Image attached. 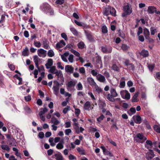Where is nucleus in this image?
I'll list each match as a JSON object with an SVG mask.
<instances>
[{
    "instance_id": "69168bd1",
    "label": "nucleus",
    "mask_w": 160,
    "mask_h": 160,
    "mask_svg": "<svg viewBox=\"0 0 160 160\" xmlns=\"http://www.w3.org/2000/svg\"><path fill=\"white\" fill-rule=\"evenodd\" d=\"M61 36L62 38H64L65 40H68V38H67V35L65 33H62L61 34Z\"/></svg>"
},
{
    "instance_id": "603ef678",
    "label": "nucleus",
    "mask_w": 160,
    "mask_h": 160,
    "mask_svg": "<svg viewBox=\"0 0 160 160\" xmlns=\"http://www.w3.org/2000/svg\"><path fill=\"white\" fill-rule=\"evenodd\" d=\"M87 80L88 82H89L91 84H93L95 83V82L93 79L92 78H88Z\"/></svg>"
},
{
    "instance_id": "4c0bfd02",
    "label": "nucleus",
    "mask_w": 160,
    "mask_h": 160,
    "mask_svg": "<svg viewBox=\"0 0 160 160\" xmlns=\"http://www.w3.org/2000/svg\"><path fill=\"white\" fill-rule=\"evenodd\" d=\"M48 55L50 57H53L54 55V53L53 51L52 50H49L48 53Z\"/></svg>"
},
{
    "instance_id": "f8f14e48",
    "label": "nucleus",
    "mask_w": 160,
    "mask_h": 160,
    "mask_svg": "<svg viewBox=\"0 0 160 160\" xmlns=\"http://www.w3.org/2000/svg\"><path fill=\"white\" fill-rule=\"evenodd\" d=\"M53 60L51 58L48 59V60L47 63H46L45 65L47 69H49L50 67L53 65Z\"/></svg>"
},
{
    "instance_id": "5701e85b",
    "label": "nucleus",
    "mask_w": 160,
    "mask_h": 160,
    "mask_svg": "<svg viewBox=\"0 0 160 160\" xmlns=\"http://www.w3.org/2000/svg\"><path fill=\"white\" fill-rule=\"evenodd\" d=\"M76 85V82L73 81H70L67 84V88H70L72 87H74Z\"/></svg>"
},
{
    "instance_id": "a878e982",
    "label": "nucleus",
    "mask_w": 160,
    "mask_h": 160,
    "mask_svg": "<svg viewBox=\"0 0 160 160\" xmlns=\"http://www.w3.org/2000/svg\"><path fill=\"white\" fill-rule=\"evenodd\" d=\"M77 151L79 152V154L82 155H85V151L82 148L78 147L77 148Z\"/></svg>"
},
{
    "instance_id": "e2e57ef3",
    "label": "nucleus",
    "mask_w": 160,
    "mask_h": 160,
    "mask_svg": "<svg viewBox=\"0 0 160 160\" xmlns=\"http://www.w3.org/2000/svg\"><path fill=\"white\" fill-rule=\"evenodd\" d=\"M154 67H155V65L154 64L148 65V68L149 70L150 71L152 72L153 68H154Z\"/></svg>"
},
{
    "instance_id": "f257e3e1",
    "label": "nucleus",
    "mask_w": 160,
    "mask_h": 160,
    "mask_svg": "<svg viewBox=\"0 0 160 160\" xmlns=\"http://www.w3.org/2000/svg\"><path fill=\"white\" fill-rule=\"evenodd\" d=\"M110 93H108L107 95L104 92L103 95L104 96H106L107 98L110 101L114 102L115 101L114 98L118 96V94L115 89L112 88L110 89Z\"/></svg>"
},
{
    "instance_id": "1a4fd4ad",
    "label": "nucleus",
    "mask_w": 160,
    "mask_h": 160,
    "mask_svg": "<svg viewBox=\"0 0 160 160\" xmlns=\"http://www.w3.org/2000/svg\"><path fill=\"white\" fill-rule=\"evenodd\" d=\"M101 50L103 53H110L112 52V48H110L108 49L106 46H102Z\"/></svg>"
},
{
    "instance_id": "412c9836",
    "label": "nucleus",
    "mask_w": 160,
    "mask_h": 160,
    "mask_svg": "<svg viewBox=\"0 0 160 160\" xmlns=\"http://www.w3.org/2000/svg\"><path fill=\"white\" fill-rule=\"evenodd\" d=\"M110 9L111 7L109 6H108V8H105L104 11V15L108 16L109 15Z\"/></svg>"
},
{
    "instance_id": "49530a36",
    "label": "nucleus",
    "mask_w": 160,
    "mask_h": 160,
    "mask_svg": "<svg viewBox=\"0 0 160 160\" xmlns=\"http://www.w3.org/2000/svg\"><path fill=\"white\" fill-rule=\"evenodd\" d=\"M63 145L61 142H59L56 146V148L58 149H61L63 148Z\"/></svg>"
},
{
    "instance_id": "7ed1b4c3",
    "label": "nucleus",
    "mask_w": 160,
    "mask_h": 160,
    "mask_svg": "<svg viewBox=\"0 0 160 160\" xmlns=\"http://www.w3.org/2000/svg\"><path fill=\"white\" fill-rule=\"evenodd\" d=\"M138 139H136L137 142L142 143L147 140V138L144 136L142 133H138L136 135Z\"/></svg>"
},
{
    "instance_id": "6e6552de",
    "label": "nucleus",
    "mask_w": 160,
    "mask_h": 160,
    "mask_svg": "<svg viewBox=\"0 0 160 160\" xmlns=\"http://www.w3.org/2000/svg\"><path fill=\"white\" fill-rule=\"evenodd\" d=\"M65 70L67 72L72 73L74 71V68L71 65H67L65 67Z\"/></svg>"
},
{
    "instance_id": "e433bc0d",
    "label": "nucleus",
    "mask_w": 160,
    "mask_h": 160,
    "mask_svg": "<svg viewBox=\"0 0 160 160\" xmlns=\"http://www.w3.org/2000/svg\"><path fill=\"white\" fill-rule=\"evenodd\" d=\"M48 109L46 108H44L43 110L40 111L39 112V115L40 116H41L43 114L47 112L48 111Z\"/></svg>"
},
{
    "instance_id": "20e7f679",
    "label": "nucleus",
    "mask_w": 160,
    "mask_h": 160,
    "mask_svg": "<svg viewBox=\"0 0 160 160\" xmlns=\"http://www.w3.org/2000/svg\"><path fill=\"white\" fill-rule=\"evenodd\" d=\"M85 32L87 38L89 42H94L95 41L94 37L92 36L91 32L85 30Z\"/></svg>"
},
{
    "instance_id": "0e129e2a",
    "label": "nucleus",
    "mask_w": 160,
    "mask_h": 160,
    "mask_svg": "<svg viewBox=\"0 0 160 160\" xmlns=\"http://www.w3.org/2000/svg\"><path fill=\"white\" fill-rule=\"evenodd\" d=\"M72 132V131L70 129H67L65 130V134L67 135H68L69 134Z\"/></svg>"
},
{
    "instance_id": "052dcab7",
    "label": "nucleus",
    "mask_w": 160,
    "mask_h": 160,
    "mask_svg": "<svg viewBox=\"0 0 160 160\" xmlns=\"http://www.w3.org/2000/svg\"><path fill=\"white\" fill-rule=\"evenodd\" d=\"M77 89L78 90H81L82 89L83 87L82 84L80 82H79L77 85Z\"/></svg>"
},
{
    "instance_id": "864d4df0",
    "label": "nucleus",
    "mask_w": 160,
    "mask_h": 160,
    "mask_svg": "<svg viewBox=\"0 0 160 160\" xmlns=\"http://www.w3.org/2000/svg\"><path fill=\"white\" fill-rule=\"evenodd\" d=\"M75 114L77 117L79 116L80 113V110L79 108H75Z\"/></svg>"
},
{
    "instance_id": "bb28decb",
    "label": "nucleus",
    "mask_w": 160,
    "mask_h": 160,
    "mask_svg": "<svg viewBox=\"0 0 160 160\" xmlns=\"http://www.w3.org/2000/svg\"><path fill=\"white\" fill-rule=\"evenodd\" d=\"M8 141L9 142V144L10 145L14 144L16 142L15 139L13 138L9 139Z\"/></svg>"
},
{
    "instance_id": "338daca9",
    "label": "nucleus",
    "mask_w": 160,
    "mask_h": 160,
    "mask_svg": "<svg viewBox=\"0 0 160 160\" xmlns=\"http://www.w3.org/2000/svg\"><path fill=\"white\" fill-rule=\"evenodd\" d=\"M122 106L124 109H127L129 107V105L126 103L124 102L122 103Z\"/></svg>"
},
{
    "instance_id": "bf43d9fd",
    "label": "nucleus",
    "mask_w": 160,
    "mask_h": 160,
    "mask_svg": "<svg viewBox=\"0 0 160 160\" xmlns=\"http://www.w3.org/2000/svg\"><path fill=\"white\" fill-rule=\"evenodd\" d=\"M155 77V78L157 80V79L160 80V72H156V73Z\"/></svg>"
},
{
    "instance_id": "aec40b11",
    "label": "nucleus",
    "mask_w": 160,
    "mask_h": 160,
    "mask_svg": "<svg viewBox=\"0 0 160 160\" xmlns=\"http://www.w3.org/2000/svg\"><path fill=\"white\" fill-rule=\"evenodd\" d=\"M54 156L56 157L57 160H63V157L61 154L59 152L58 153L55 154Z\"/></svg>"
},
{
    "instance_id": "0eeeda50",
    "label": "nucleus",
    "mask_w": 160,
    "mask_h": 160,
    "mask_svg": "<svg viewBox=\"0 0 160 160\" xmlns=\"http://www.w3.org/2000/svg\"><path fill=\"white\" fill-rule=\"evenodd\" d=\"M134 122L137 124H140L142 122V119L139 115L134 116L132 117Z\"/></svg>"
},
{
    "instance_id": "c03bdc74",
    "label": "nucleus",
    "mask_w": 160,
    "mask_h": 160,
    "mask_svg": "<svg viewBox=\"0 0 160 160\" xmlns=\"http://www.w3.org/2000/svg\"><path fill=\"white\" fill-rule=\"evenodd\" d=\"M33 44L37 48H40L41 45V43L39 42L36 41L34 42Z\"/></svg>"
},
{
    "instance_id": "39448f33",
    "label": "nucleus",
    "mask_w": 160,
    "mask_h": 160,
    "mask_svg": "<svg viewBox=\"0 0 160 160\" xmlns=\"http://www.w3.org/2000/svg\"><path fill=\"white\" fill-rule=\"evenodd\" d=\"M96 67L98 68H101L102 67V62L101 57L99 56H97L96 57Z\"/></svg>"
},
{
    "instance_id": "7c9ffc66",
    "label": "nucleus",
    "mask_w": 160,
    "mask_h": 160,
    "mask_svg": "<svg viewBox=\"0 0 160 160\" xmlns=\"http://www.w3.org/2000/svg\"><path fill=\"white\" fill-rule=\"evenodd\" d=\"M135 66L132 63H131L127 67V68L129 70H132V71H134L135 70Z\"/></svg>"
},
{
    "instance_id": "c85d7f7f",
    "label": "nucleus",
    "mask_w": 160,
    "mask_h": 160,
    "mask_svg": "<svg viewBox=\"0 0 160 160\" xmlns=\"http://www.w3.org/2000/svg\"><path fill=\"white\" fill-rule=\"evenodd\" d=\"M116 11L113 8H112L111 9V8L110 13L113 16L115 17L116 16Z\"/></svg>"
},
{
    "instance_id": "58836bf2",
    "label": "nucleus",
    "mask_w": 160,
    "mask_h": 160,
    "mask_svg": "<svg viewBox=\"0 0 160 160\" xmlns=\"http://www.w3.org/2000/svg\"><path fill=\"white\" fill-rule=\"evenodd\" d=\"M129 48V47L126 44H123L121 46V48L123 51H125L128 50Z\"/></svg>"
},
{
    "instance_id": "6ab92c4d",
    "label": "nucleus",
    "mask_w": 160,
    "mask_h": 160,
    "mask_svg": "<svg viewBox=\"0 0 160 160\" xmlns=\"http://www.w3.org/2000/svg\"><path fill=\"white\" fill-rule=\"evenodd\" d=\"M43 48L45 49H48L49 48V42L46 39H45L43 42Z\"/></svg>"
},
{
    "instance_id": "2f4dec72",
    "label": "nucleus",
    "mask_w": 160,
    "mask_h": 160,
    "mask_svg": "<svg viewBox=\"0 0 160 160\" xmlns=\"http://www.w3.org/2000/svg\"><path fill=\"white\" fill-rule=\"evenodd\" d=\"M85 44L83 42H81L78 44V46L79 48L82 49L84 48Z\"/></svg>"
},
{
    "instance_id": "4d7b16f0",
    "label": "nucleus",
    "mask_w": 160,
    "mask_h": 160,
    "mask_svg": "<svg viewBox=\"0 0 160 160\" xmlns=\"http://www.w3.org/2000/svg\"><path fill=\"white\" fill-rule=\"evenodd\" d=\"M55 68V66H53L51 67H50V69L49 70V72L51 73H54V71L56 70Z\"/></svg>"
},
{
    "instance_id": "ddd939ff",
    "label": "nucleus",
    "mask_w": 160,
    "mask_h": 160,
    "mask_svg": "<svg viewBox=\"0 0 160 160\" xmlns=\"http://www.w3.org/2000/svg\"><path fill=\"white\" fill-rule=\"evenodd\" d=\"M38 54L40 57H41V54L44 55V57L46 56V51L43 49H40L38 50Z\"/></svg>"
},
{
    "instance_id": "9d476101",
    "label": "nucleus",
    "mask_w": 160,
    "mask_h": 160,
    "mask_svg": "<svg viewBox=\"0 0 160 160\" xmlns=\"http://www.w3.org/2000/svg\"><path fill=\"white\" fill-rule=\"evenodd\" d=\"M156 8L154 6H149L148 7L147 12L149 14H153L155 12Z\"/></svg>"
},
{
    "instance_id": "680f3d73",
    "label": "nucleus",
    "mask_w": 160,
    "mask_h": 160,
    "mask_svg": "<svg viewBox=\"0 0 160 160\" xmlns=\"http://www.w3.org/2000/svg\"><path fill=\"white\" fill-rule=\"evenodd\" d=\"M91 73L93 76H96L98 75V73L94 69L92 70L91 71Z\"/></svg>"
},
{
    "instance_id": "c756f323",
    "label": "nucleus",
    "mask_w": 160,
    "mask_h": 160,
    "mask_svg": "<svg viewBox=\"0 0 160 160\" xmlns=\"http://www.w3.org/2000/svg\"><path fill=\"white\" fill-rule=\"evenodd\" d=\"M28 49L27 47H26L25 49L22 52V55L24 56H26L28 55Z\"/></svg>"
},
{
    "instance_id": "3c124183",
    "label": "nucleus",
    "mask_w": 160,
    "mask_h": 160,
    "mask_svg": "<svg viewBox=\"0 0 160 160\" xmlns=\"http://www.w3.org/2000/svg\"><path fill=\"white\" fill-rule=\"evenodd\" d=\"M70 110V107L68 106L66 108H65L63 110L62 112L64 114H66L67 113L68 111Z\"/></svg>"
},
{
    "instance_id": "79ce46f5",
    "label": "nucleus",
    "mask_w": 160,
    "mask_h": 160,
    "mask_svg": "<svg viewBox=\"0 0 160 160\" xmlns=\"http://www.w3.org/2000/svg\"><path fill=\"white\" fill-rule=\"evenodd\" d=\"M151 35H153L155 34V32L157 31V29L154 28L153 27H151L150 28Z\"/></svg>"
},
{
    "instance_id": "473e14b6",
    "label": "nucleus",
    "mask_w": 160,
    "mask_h": 160,
    "mask_svg": "<svg viewBox=\"0 0 160 160\" xmlns=\"http://www.w3.org/2000/svg\"><path fill=\"white\" fill-rule=\"evenodd\" d=\"M102 32L104 34L107 33L108 32V30L106 26H103L102 28Z\"/></svg>"
},
{
    "instance_id": "de8ad7c7",
    "label": "nucleus",
    "mask_w": 160,
    "mask_h": 160,
    "mask_svg": "<svg viewBox=\"0 0 160 160\" xmlns=\"http://www.w3.org/2000/svg\"><path fill=\"white\" fill-rule=\"evenodd\" d=\"M54 73L58 77H61L63 76V75L62 73V71L60 70H59L58 71L57 70L56 72H55Z\"/></svg>"
},
{
    "instance_id": "b1692460",
    "label": "nucleus",
    "mask_w": 160,
    "mask_h": 160,
    "mask_svg": "<svg viewBox=\"0 0 160 160\" xmlns=\"http://www.w3.org/2000/svg\"><path fill=\"white\" fill-rule=\"evenodd\" d=\"M136 112V110L134 108L132 107L130 109V111L127 112L128 114L130 116L134 114Z\"/></svg>"
},
{
    "instance_id": "a19ab883",
    "label": "nucleus",
    "mask_w": 160,
    "mask_h": 160,
    "mask_svg": "<svg viewBox=\"0 0 160 160\" xmlns=\"http://www.w3.org/2000/svg\"><path fill=\"white\" fill-rule=\"evenodd\" d=\"M112 69L116 71H118L119 70V67L115 64L112 65Z\"/></svg>"
},
{
    "instance_id": "ea45409f",
    "label": "nucleus",
    "mask_w": 160,
    "mask_h": 160,
    "mask_svg": "<svg viewBox=\"0 0 160 160\" xmlns=\"http://www.w3.org/2000/svg\"><path fill=\"white\" fill-rule=\"evenodd\" d=\"M154 130L157 132L160 133V128L157 125H155L153 127Z\"/></svg>"
},
{
    "instance_id": "a18cd8bd",
    "label": "nucleus",
    "mask_w": 160,
    "mask_h": 160,
    "mask_svg": "<svg viewBox=\"0 0 160 160\" xmlns=\"http://www.w3.org/2000/svg\"><path fill=\"white\" fill-rule=\"evenodd\" d=\"M104 118V116L103 114H101L100 117L97 119V121L100 122Z\"/></svg>"
},
{
    "instance_id": "c9c22d12",
    "label": "nucleus",
    "mask_w": 160,
    "mask_h": 160,
    "mask_svg": "<svg viewBox=\"0 0 160 160\" xmlns=\"http://www.w3.org/2000/svg\"><path fill=\"white\" fill-rule=\"evenodd\" d=\"M98 105L99 108H102L106 107V104L105 102L101 101L99 103Z\"/></svg>"
},
{
    "instance_id": "09e8293b",
    "label": "nucleus",
    "mask_w": 160,
    "mask_h": 160,
    "mask_svg": "<svg viewBox=\"0 0 160 160\" xmlns=\"http://www.w3.org/2000/svg\"><path fill=\"white\" fill-rule=\"evenodd\" d=\"M71 52L76 56L78 57L80 56V53L77 51L73 49H72L71 50Z\"/></svg>"
},
{
    "instance_id": "13d9d810",
    "label": "nucleus",
    "mask_w": 160,
    "mask_h": 160,
    "mask_svg": "<svg viewBox=\"0 0 160 160\" xmlns=\"http://www.w3.org/2000/svg\"><path fill=\"white\" fill-rule=\"evenodd\" d=\"M143 32L142 28L141 27H140L138 28V31L137 32V35L139 36L140 34L142 33Z\"/></svg>"
},
{
    "instance_id": "f3484780",
    "label": "nucleus",
    "mask_w": 160,
    "mask_h": 160,
    "mask_svg": "<svg viewBox=\"0 0 160 160\" xmlns=\"http://www.w3.org/2000/svg\"><path fill=\"white\" fill-rule=\"evenodd\" d=\"M51 122L53 124V125H57L60 123V122L54 117H53L51 118Z\"/></svg>"
},
{
    "instance_id": "774afa93",
    "label": "nucleus",
    "mask_w": 160,
    "mask_h": 160,
    "mask_svg": "<svg viewBox=\"0 0 160 160\" xmlns=\"http://www.w3.org/2000/svg\"><path fill=\"white\" fill-rule=\"evenodd\" d=\"M96 92H97L98 94H99L102 92V89L100 87H98L97 88H96Z\"/></svg>"
},
{
    "instance_id": "cd10ccee",
    "label": "nucleus",
    "mask_w": 160,
    "mask_h": 160,
    "mask_svg": "<svg viewBox=\"0 0 160 160\" xmlns=\"http://www.w3.org/2000/svg\"><path fill=\"white\" fill-rule=\"evenodd\" d=\"M70 30L74 35L78 36V32L74 28H71Z\"/></svg>"
},
{
    "instance_id": "5fc2aeb1",
    "label": "nucleus",
    "mask_w": 160,
    "mask_h": 160,
    "mask_svg": "<svg viewBox=\"0 0 160 160\" xmlns=\"http://www.w3.org/2000/svg\"><path fill=\"white\" fill-rule=\"evenodd\" d=\"M64 2V0H57L55 3L57 4L62 5Z\"/></svg>"
},
{
    "instance_id": "8fccbe9b",
    "label": "nucleus",
    "mask_w": 160,
    "mask_h": 160,
    "mask_svg": "<svg viewBox=\"0 0 160 160\" xmlns=\"http://www.w3.org/2000/svg\"><path fill=\"white\" fill-rule=\"evenodd\" d=\"M127 90H122L120 92V95L121 96V97L122 98L124 99V97L126 93Z\"/></svg>"
},
{
    "instance_id": "a211bd4d",
    "label": "nucleus",
    "mask_w": 160,
    "mask_h": 160,
    "mask_svg": "<svg viewBox=\"0 0 160 160\" xmlns=\"http://www.w3.org/2000/svg\"><path fill=\"white\" fill-rule=\"evenodd\" d=\"M143 33L145 38H149V37L150 32L148 29L146 28H145L143 30Z\"/></svg>"
},
{
    "instance_id": "4be33fe9",
    "label": "nucleus",
    "mask_w": 160,
    "mask_h": 160,
    "mask_svg": "<svg viewBox=\"0 0 160 160\" xmlns=\"http://www.w3.org/2000/svg\"><path fill=\"white\" fill-rule=\"evenodd\" d=\"M140 55L144 57H147L149 56V53L147 50H142L140 53Z\"/></svg>"
},
{
    "instance_id": "4468645a",
    "label": "nucleus",
    "mask_w": 160,
    "mask_h": 160,
    "mask_svg": "<svg viewBox=\"0 0 160 160\" xmlns=\"http://www.w3.org/2000/svg\"><path fill=\"white\" fill-rule=\"evenodd\" d=\"M74 128L75 132L77 134H79L80 132L82 133V132L84 130V128L82 127H80V128H79V127H75Z\"/></svg>"
},
{
    "instance_id": "37998d69",
    "label": "nucleus",
    "mask_w": 160,
    "mask_h": 160,
    "mask_svg": "<svg viewBox=\"0 0 160 160\" xmlns=\"http://www.w3.org/2000/svg\"><path fill=\"white\" fill-rule=\"evenodd\" d=\"M130 98V93H129L128 91H127L126 93L125 97H124V99L126 100H129Z\"/></svg>"
},
{
    "instance_id": "f03ea898",
    "label": "nucleus",
    "mask_w": 160,
    "mask_h": 160,
    "mask_svg": "<svg viewBox=\"0 0 160 160\" xmlns=\"http://www.w3.org/2000/svg\"><path fill=\"white\" fill-rule=\"evenodd\" d=\"M123 11L124 12L122 15L123 17H126L127 16L130 14L132 11V8L129 6V4H127L126 5L123 7Z\"/></svg>"
},
{
    "instance_id": "9b49d317",
    "label": "nucleus",
    "mask_w": 160,
    "mask_h": 160,
    "mask_svg": "<svg viewBox=\"0 0 160 160\" xmlns=\"http://www.w3.org/2000/svg\"><path fill=\"white\" fill-rule=\"evenodd\" d=\"M97 78L98 80L100 82H104L106 80L105 77L100 74H98Z\"/></svg>"
},
{
    "instance_id": "6e6d98bb",
    "label": "nucleus",
    "mask_w": 160,
    "mask_h": 160,
    "mask_svg": "<svg viewBox=\"0 0 160 160\" xmlns=\"http://www.w3.org/2000/svg\"><path fill=\"white\" fill-rule=\"evenodd\" d=\"M130 60L128 59H125L124 63L125 65L127 67L130 64H131V63H130Z\"/></svg>"
},
{
    "instance_id": "423d86ee",
    "label": "nucleus",
    "mask_w": 160,
    "mask_h": 160,
    "mask_svg": "<svg viewBox=\"0 0 160 160\" xmlns=\"http://www.w3.org/2000/svg\"><path fill=\"white\" fill-rule=\"evenodd\" d=\"M149 152H148L146 155V158L148 160L151 159L154 156L152 150L149 149Z\"/></svg>"
},
{
    "instance_id": "72a5a7b5",
    "label": "nucleus",
    "mask_w": 160,
    "mask_h": 160,
    "mask_svg": "<svg viewBox=\"0 0 160 160\" xmlns=\"http://www.w3.org/2000/svg\"><path fill=\"white\" fill-rule=\"evenodd\" d=\"M1 147L2 149L6 151H9L10 150L9 147L7 145H2L1 146Z\"/></svg>"
},
{
    "instance_id": "dca6fc26",
    "label": "nucleus",
    "mask_w": 160,
    "mask_h": 160,
    "mask_svg": "<svg viewBox=\"0 0 160 160\" xmlns=\"http://www.w3.org/2000/svg\"><path fill=\"white\" fill-rule=\"evenodd\" d=\"M139 94L138 92H136L134 95L132 96V102H138V100L137 98Z\"/></svg>"
},
{
    "instance_id": "2eb2a0df",
    "label": "nucleus",
    "mask_w": 160,
    "mask_h": 160,
    "mask_svg": "<svg viewBox=\"0 0 160 160\" xmlns=\"http://www.w3.org/2000/svg\"><path fill=\"white\" fill-rule=\"evenodd\" d=\"M33 58L34 61L35 63V66L38 69L39 67L38 65V62L40 58L37 55L34 56L33 57Z\"/></svg>"
},
{
    "instance_id": "f704fd0d",
    "label": "nucleus",
    "mask_w": 160,
    "mask_h": 160,
    "mask_svg": "<svg viewBox=\"0 0 160 160\" xmlns=\"http://www.w3.org/2000/svg\"><path fill=\"white\" fill-rule=\"evenodd\" d=\"M53 89L54 93L56 95H57L58 92L59 88L58 87L54 86L53 87Z\"/></svg>"
},
{
    "instance_id": "393cba45",
    "label": "nucleus",
    "mask_w": 160,
    "mask_h": 160,
    "mask_svg": "<svg viewBox=\"0 0 160 160\" xmlns=\"http://www.w3.org/2000/svg\"><path fill=\"white\" fill-rule=\"evenodd\" d=\"M91 106L90 102L89 101H87L84 106V108L86 110H89Z\"/></svg>"
}]
</instances>
